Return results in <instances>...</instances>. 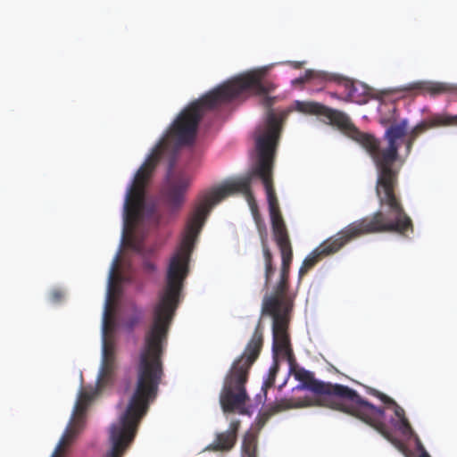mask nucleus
<instances>
[{"label":"nucleus","mask_w":457,"mask_h":457,"mask_svg":"<svg viewBox=\"0 0 457 457\" xmlns=\"http://www.w3.org/2000/svg\"><path fill=\"white\" fill-rule=\"evenodd\" d=\"M283 116L284 114L281 112L269 111L264 122L256 129L257 160L253 165L251 172L245 177L228 179L204 193L189 217L180 243L169 260L166 285L153 306L151 326L145 334L137 365V388L124 412L119 416L117 421L111 425L109 438H134L140 419L145 413L149 402L154 398L162 377L161 354L166 344L169 326L178 306L182 283L187 276L189 256L195 237L211 209L232 193L243 192L245 194L261 236L266 260V276L267 278H269L272 268L270 253L265 244L266 227L259 214L257 204L249 191L252 179L254 176L259 177L264 186L274 237L281 253L282 280L284 281L287 278L292 261V251L270 178L273 155Z\"/></svg>","instance_id":"1"},{"label":"nucleus","mask_w":457,"mask_h":457,"mask_svg":"<svg viewBox=\"0 0 457 457\" xmlns=\"http://www.w3.org/2000/svg\"><path fill=\"white\" fill-rule=\"evenodd\" d=\"M266 307L273 317V353L276 358L287 361L288 374L293 372L295 379L299 380L293 388L294 396L290 406L303 407L318 404L344 411L374 428L402 452H403V441L414 437L417 451L420 453L419 457H430L418 436L413 434L403 416V409L387 400L386 396L381 399L387 404L385 410H381L361 399L346 386L312 380L309 372L295 370L287 332L290 306L284 300L271 299L267 303Z\"/></svg>","instance_id":"2"},{"label":"nucleus","mask_w":457,"mask_h":457,"mask_svg":"<svg viewBox=\"0 0 457 457\" xmlns=\"http://www.w3.org/2000/svg\"><path fill=\"white\" fill-rule=\"evenodd\" d=\"M295 109L305 113L323 114L330 123L337 126L345 133L359 142L371 155L378 168L377 195L381 208H386V214L382 212L374 215L370 221L362 220L348 226L338 234L328 245H323L312 252L303 261L299 270L302 277L317 262L320 253H329L337 251L349 239L364 233L380 231L403 232L411 225L410 219L403 213V209L394 195L395 174L391 165L397 158V149L403 143L407 131V121L403 120L399 124L389 127L385 137L387 142L386 148L380 149L377 140L370 135L358 131L345 113L337 110L328 109L313 102L296 101Z\"/></svg>","instance_id":"3"},{"label":"nucleus","mask_w":457,"mask_h":457,"mask_svg":"<svg viewBox=\"0 0 457 457\" xmlns=\"http://www.w3.org/2000/svg\"><path fill=\"white\" fill-rule=\"evenodd\" d=\"M262 344V333L257 328L243 355L234 362L228 376L225 379L220 402L224 412L233 410L243 411L247 398L245 383L247 371L257 358Z\"/></svg>","instance_id":"4"},{"label":"nucleus","mask_w":457,"mask_h":457,"mask_svg":"<svg viewBox=\"0 0 457 457\" xmlns=\"http://www.w3.org/2000/svg\"><path fill=\"white\" fill-rule=\"evenodd\" d=\"M174 166L175 159L171 158L169 162L163 191L170 202L179 204L191 184L192 178L187 173L176 171Z\"/></svg>","instance_id":"5"},{"label":"nucleus","mask_w":457,"mask_h":457,"mask_svg":"<svg viewBox=\"0 0 457 457\" xmlns=\"http://www.w3.org/2000/svg\"><path fill=\"white\" fill-rule=\"evenodd\" d=\"M237 429V424H231L230 428L228 432L222 433L217 437V446L219 449L228 450L230 449L236 441V431Z\"/></svg>","instance_id":"6"},{"label":"nucleus","mask_w":457,"mask_h":457,"mask_svg":"<svg viewBox=\"0 0 457 457\" xmlns=\"http://www.w3.org/2000/svg\"><path fill=\"white\" fill-rule=\"evenodd\" d=\"M256 449V434L253 431H248L242 443V455L241 457H255Z\"/></svg>","instance_id":"7"},{"label":"nucleus","mask_w":457,"mask_h":457,"mask_svg":"<svg viewBox=\"0 0 457 457\" xmlns=\"http://www.w3.org/2000/svg\"><path fill=\"white\" fill-rule=\"evenodd\" d=\"M277 371V366H274L269 370L268 374L263 378L262 389L272 386Z\"/></svg>","instance_id":"8"},{"label":"nucleus","mask_w":457,"mask_h":457,"mask_svg":"<svg viewBox=\"0 0 457 457\" xmlns=\"http://www.w3.org/2000/svg\"><path fill=\"white\" fill-rule=\"evenodd\" d=\"M141 316H142L141 312H139L138 315L135 319H133L132 320L128 322L126 324L128 329H131L133 328V326L139 321V320L141 319Z\"/></svg>","instance_id":"9"},{"label":"nucleus","mask_w":457,"mask_h":457,"mask_svg":"<svg viewBox=\"0 0 457 457\" xmlns=\"http://www.w3.org/2000/svg\"><path fill=\"white\" fill-rule=\"evenodd\" d=\"M52 297H53V301H57L61 296L56 291H54L52 294Z\"/></svg>","instance_id":"10"},{"label":"nucleus","mask_w":457,"mask_h":457,"mask_svg":"<svg viewBox=\"0 0 457 457\" xmlns=\"http://www.w3.org/2000/svg\"><path fill=\"white\" fill-rule=\"evenodd\" d=\"M410 145H411V143H410V142H408V143H407V145H406V147H407V153H409Z\"/></svg>","instance_id":"11"}]
</instances>
